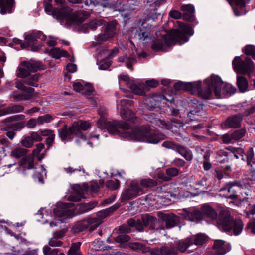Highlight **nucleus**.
I'll use <instances>...</instances> for the list:
<instances>
[{"label": "nucleus", "instance_id": "09e8293b", "mask_svg": "<svg viewBox=\"0 0 255 255\" xmlns=\"http://www.w3.org/2000/svg\"><path fill=\"white\" fill-rule=\"evenodd\" d=\"M140 187L142 188L143 193H144L143 188L144 187H152L157 185V182L155 180L151 179H145L141 180Z\"/></svg>", "mask_w": 255, "mask_h": 255}, {"label": "nucleus", "instance_id": "9d476101", "mask_svg": "<svg viewBox=\"0 0 255 255\" xmlns=\"http://www.w3.org/2000/svg\"><path fill=\"white\" fill-rule=\"evenodd\" d=\"M232 65L237 73L247 75L249 77L253 75L254 65L252 60L248 57L243 59L240 56H236L232 61Z\"/></svg>", "mask_w": 255, "mask_h": 255}, {"label": "nucleus", "instance_id": "423d86ee", "mask_svg": "<svg viewBox=\"0 0 255 255\" xmlns=\"http://www.w3.org/2000/svg\"><path fill=\"white\" fill-rule=\"evenodd\" d=\"M98 114L100 118L97 121V125L101 129H107L111 134L119 135L121 137V133L129 128L128 122L123 121H107L105 118L107 110L105 107H100L98 109Z\"/></svg>", "mask_w": 255, "mask_h": 255}, {"label": "nucleus", "instance_id": "49530a36", "mask_svg": "<svg viewBox=\"0 0 255 255\" xmlns=\"http://www.w3.org/2000/svg\"><path fill=\"white\" fill-rule=\"evenodd\" d=\"M191 238L193 240V244L196 245H202L205 243L207 240V237L203 234H198L196 236L189 237Z\"/></svg>", "mask_w": 255, "mask_h": 255}, {"label": "nucleus", "instance_id": "7ed1b4c3", "mask_svg": "<svg viewBox=\"0 0 255 255\" xmlns=\"http://www.w3.org/2000/svg\"><path fill=\"white\" fill-rule=\"evenodd\" d=\"M150 130L149 126L142 125L131 128L129 125L128 128L121 133V137L152 144H157L165 139V136L163 134L158 132L150 133Z\"/></svg>", "mask_w": 255, "mask_h": 255}, {"label": "nucleus", "instance_id": "a19ab883", "mask_svg": "<svg viewBox=\"0 0 255 255\" xmlns=\"http://www.w3.org/2000/svg\"><path fill=\"white\" fill-rule=\"evenodd\" d=\"M237 84L241 92H245L248 89V82L246 78L243 76L237 77Z\"/></svg>", "mask_w": 255, "mask_h": 255}, {"label": "nucleus", "instance_id": "de8ad7c7", "mask_svg": "<svg viewBox=\"0 0 255 255\" xmlns=\"http://www.w3.org/2000/svg\"><path fill=\"white\" fill-rule=\"evenodd\" d=\"M27 150L21 147L14 149L11 152V155L16 158L24 156L27 154Z\"/></svg>", "mask_w": 255, "mask_h": 255}, {"label": "nucleus", "instance_id": "39448f33", "mask_svg": "<svg viewBox=\"0 0 255 255\" xmlns=\"http://www.w3.org/2000/svg\"><path fill=\"white\" fill-rule=\"evenodd\" d=\"M205 83L206 87L204 90L210 89L211 91V97L210 99L212 98L213 91L217 98L231 96L236 91L235 88L231 84L223 83L221 78L217 75H212L205 79Z\"/></svg>", "mask_w": 255, "mask_h": 255}, {"label": "nucleus", "instance_id": "5fc2aeb1", "mask_svg": "<svg viewBox=\"0 0 255 255\" xmlns=\"http://www.w3.org/2000/svg\"><path fill=\"white\" fill-rule=\"evenodd\" d=\"M221 139L222 142L224 144H233L235 142L234 138L232 137V133L231 134L226 133L223 134L221 136Z\"/></svg>", "mask_w": 255, "mask_h": 255}, {"label": "nucleus", "instance_id": "774afa93", "mask_svg": "<svg viewBox=\"0 0 255 255\" xmlns=\"http://www.w3.org/2000/svg\"><path fill=\"white\" fill-rule=\"evenodd\" d=\"M38 125L37 118H31L27 122H25V126L30 128H33Z\"/></svg>", "mask_w": 255, "mask_h": 255}, {"label": "nucleus", "instance_id": "20e7f679", "mask_svg": "<svg viewBox=\"0 0 255 255\" xmlns=\"http://www.w3.org/2000/svg\"><path fill=\"white\" fill-rule=\"evenodd\" d=\"M91 127L90 123L85 121L79 120L74 122L71 126L68 127L65 125L58 129V135L61 139L63 141L70 140L74 136H80L83 140L90 139L93 137L97 139L99 135L91 136L87 137L84 135L81 131H86Z\"/></svg>", "mask_w": 255, "mask_h": 255}, {"label": "nucleus", "instance_id": "9b49d317", "mask_svg": "<svg viewBox=\"0 0 255 255\" xmlns=\"http://www.w3.org/2000/svg\"><path fill=\"white\" fill-rule=\"evenodd\" d=\"M42 69V64L38 61H23L18 68L17 76L20 78H26L31 72H35Z\"/></svg>", "mask_w": 255, "mask_h": 255}, {"label": "nucleus", "instance_id": "c85d7f7f", "mask_svg": "<svg viewBox=\"0 0 255 255\" xmlns=\"http://www.w3.org/2000/svg\"><path fill=\"white\" fill-rule=\"evenodd\" d=\"M34 91V89L33 88H30L28 89V93L24 92V93L20 94L17 92H13L11 94V96L16 101L29 100L33 96Z\"/></svg>", "mask_w": 255, "mask_h": 255}, {"label": "nucleus", "instance_id": "bb28decb", "mask_svg": "<svg viewBox=\"0 0 255 255\" xmlns=\"http://www.w3.org/2000/svg\"><path fill=\"white\" fill-rule=\"evenodd\" d=\"M163 98L164 96L162 95L153 94L145 98L143 102L146 108L150 109L155 107L156 104L154 102L160 101Z\"/></svg>", "mask_w": 255, "mask_h": 255}, {"label": "nucleus", "instance_id": "c9c22d12", "mask_svg": "<svg viewBox=\"0 0 255 255\" xmlns=\"http://www.w3.org/2000/svg\"><path fill=\"white\" fill-rule=\"evenodd\" d=\"M49 54L55 59H59L62 57H67L69 56L66 51L61 50L59 48L57 47L52 48L49 51Z\"/></svg>", "mask_w": 255, "mask_h": 255}, {"label": "nucleus", "instance_id": "0eeeda50", "mask_svg": "<svg viewBox=\"0 0 255 255\" xmlns=\"http://www.w3.org/2000/svg\"><path fill=\"white\" fill-rule=\"evenodd\" d=\"M157 223L156 218L148 214L143 215L141 220L130 219L128 220V225H122L119 227V231L122 233H128L130 231V227H135L137 230L141 231L144 227H148L149 229L153 230L155 228Z\"/></svg>", "mask_w": 255, "mask_h": 255}, {"label": "nucleus", "instance_id": "338daca9", "mask_svg": "<svg viewBox=\"0 0 255 255\" xmlns=\"http://www.w3.org/2000/svg\"><path fill=\"white\" fill-rule=\"evenodd\" d=\"M172 164L173 166L181 168V167H184L186 165L185 161L179 158H176L173 161H172Z\"/></svg>", "mask_w": 255, "mask_h": 255}, {"label": "nucleus", "instance_id": "6e6d98bb", "mask_svg": "<svg viewBox=\"0 0 255 255\" xmlns=\"http://www.w3.org/2000/svg\"><path fill=\"white\" fill-rule=\"evenodd\" d=\"M243 52L246 55L252 56L255 59V46L252 45H247L244 48Z\"/></svg>", "mask_w": 255, "mask_h": 255}, {"label": "nucleus", "instance_id": "f704fd0d", "mask_svg": "<svg viewBox=\"0 0 255 255\" xmlns=\"http://www.w3.org/2000/svg\"><path fill=\"white\" fill-rule=\"evenodd\" d=\"M246 161L247 165L250 167L251 169L255 172V159L254 158V152L253 148L250 147L246 153Z\"/></svg>", "mask_w": 255, "mask_h": 255}, {"label": "nucleus", "instance_id": "0e129e2a", "mask_svg": "<svg viewBox=\"0 0 255 255\" xmlns=\"http://www.w3.org/2000/svg\"><path fill=\"white\" fill-rule=\"evenodd\" d=\"M166 173L169 177H174L179 174V170L175 167L169 168L166 169Z\"/></svg>", "mask_w": 255, "mask_h": 255}, {"label": "nucleus", "instance_id": "6ab92c4d", "mask_svg": "<svg viewBox=\"0 0 255 255\" xmlns=\"http://www.w3.org/2000/svg\"><path fill=\"white\" fill-rule=\"evenodd\" d=\"M70 203H63L60 206H57L53 210V213L56 217H62L60 221L64 222L68 219L74 216V213L71 209H69Z\"/></svg>", "mask_w": 255, "mask_h": 255}, {"label": "nucleus", "instance_id": "4c0bfd02", "mask_svg": "<svg viewBox=\"0 0 255 255\" xmlns=\"http://www.w3.org/2000/svg\"><path fill=\"white\" fill-rule=\"evenodd\" d=\"M37 39H40L42 40H45L46 36L40 31H37L33 33L25 36V39L30 44V42L36 41Z\"/></svg>", "mask_w": 255, "mask_h": 255}, {"label": "nucleus", "instance_id": "4be33fe9", "mask_svg": "<svg viewBox=\"0 0 255 255\" xmlns=\"http://www.w3.org/2000/svg\"><path fill=\"white\" fill-rule=\"evenodd\" d=\"M242 187V183L240 181H235L227 183L224 189L227 190L230 194L227 197L231 199H235L237 198V190Z\"/></svg>", "mask_w": 255, "mask_h": 255}, {"label": "nucleus", "instance_id": "f03ea898", "mask_svg": "<svg viewBox=\"0 0 255 255\" xmlns=\"http://www.w3.org/2000/svg\"><path fill=\"white\" fill-rule=\"evenodd\" d=\"M178 29H172L166 35L162 36L161 39H157L153 41L151 49L154 51H166L171 46L176 42L182 44L188 41L187 35L193 34V30L188 25L180 21H177Z\"/></svg>", "mask_w": 255, "mask_h": 255}, {"label": "nucleus", "instance_id": "603ef678", "mask_svg": "<svg viewBox=\"0 0 255 255\" xmlns=\"http://www.w3.org/2000/svg\"><path fill=\"white\" fill-rule=\"evenodd\" d=\"M38 125H42L44 123H50L53 120V117L49 114L39 116L37 118Z\"/></svg>", "mask_w": 255, "mask_h": 255}, {"label": "nucleus", "instance_id": "864d4df0", "mask_svg": "<svg viewBox=\"0 0 255 255\" xmlns=\"http://www.w3.org/2000/svg\"><path fill=\"white\" fill-rule=\"evenodd\" d=\"M231 152L234 154V156L237 158H239L240 156L242 157V159L243 160H245L244 158V150L242 148H235L231 147L230 149Z\"/></svg>", "mask_w": 255, "mask_h": 255}, {"label": "nucleus", "instance_id": "680f3d73", "mask_svg": "<svg viewBox=\"0 0 255 255\" xmlns=\"http://www.w3.org/2000/svg\"><path fill=\"white\" fill-rule=\"evenodd\" d=\"M22 145L26 148H31L33 145V142L30 136H27L21 141Z\"/></svg>", "mask_w": 255, "mask_h": 255}, {"label": "nucleus", "instance_id": "c03bdc74", "mask_svg": "<svg viewBox=\"0 0 255 255\" xmlns=\"http://www.w3.org/2000/svg\"><path fill=\"white\" fill-rule=\"evenodd\" d=\"M246 128L245 127H243L242 128L236 130L232 133V137L234 138L235 142L239 141L243 138L246 133Z\"/></svg>", "mask_w": 255, "mask_h": 255}, {"label": "nucleus", "instance_id": "a878e982", "mask_svg": "<svg viewBox=\"0 0 255 255\" xmlns=\"http://www.w3.org/2000/svg\"><path fill=\"white\" fill-rule=\"evenodd\" d=\"M14 4V0H0V13L3 15L12 13Z\"/></svg>", "mask_w": 255, "mask_h": 255}, {"label": "nucleus", "instance_id": "2eb2a0df", "mask_svg": "<svg viewBox=\"0 0 255 255\" xmlns=\"http://www.w3.org/2000/svg\"><path fill=\"white\" fill-rule=\"evenodd\" d=\"M151 25L143 22L138 29L136 28H132L131 35L141 41L151 39L152 36V34H151Z\"/></svg>", "mask_w": 255, "mask_h": 255}, {"label": "nucleus", "instance_id": "f8f14e48", "mask_svg": "<svg viewBox=\"0 0 255 255\" xmlns=\"http://www.w3.org/2000/svg\"><path fill=\"white\" fill-rule=\"evenodd\" d=\"M146 120L153 124V127L157 126L162 129L171 130L172 132H176V128L182 127L184 125V123L179 122L177 120H173L166 122L164 120L149 117H148Z\"/></svg>", "mask_w": 255, "mask_h": 255}, {"label": "nucleus", "instance_id": "6e6552de", "mask_svg": "<svg viewBox=\"0 0 255 255\" xmlns=\"http://www.w3.org/2000/svg\"><path fill=\"white\" fill-rule=\"evenodd\" d=\"M54 13L60 19H63L69 23H81L89 16V13L85 11H80L75 13H72V9L67 7L62 8L61 10H56Z\"/></svg>", "mask_w": 255, "mask_h": 255}, {"label": "nucleus", "instance_id": "7c9ffc66", "mask_svg": "<svg viewBox=\"0 0 255 255\" xmlns=\"http://www.w3.org/2000/svg\"><path fill=\"white\" fill-rule=\"evenodd\" d=\"M181 9L185 13L183 14V19L191 21L193 19V14L195 12L194 6L190 4L181 6Z\"/></svg>", "mask_w": 255, "mask_h": 255}, {"label": "nucleus", "instance_id": "72a5a7b5", "mask_svg": "<svg viewBox=\"0 0 255 255\" xmlns=\"http://www.w3.org/2000/svg\"><path fill=\"white\" fill-rule=\"evenodd\" d=\"M118 60L121 62H125L126 66L132 70H133L132 68V64L135 63L136 62V56L134 54H131L129 56L126 55L120 57L118 58Z\"/></svg>", "mask_w": 255, "mask_h": 255}, {"label": "nucleus", "instance_id": "13d9d810", "mask_svg": "<svg viewBox=\"0 0 255 255\" xmlns=\"http://www.w3.org/2000/svg\"><path fill=\"white\" fill-rule=\"evenodd\" d=\"M58 252L59 250L58 249L51 250L48 246L43 248V253L45 255H57Z\"/></svg>", "mask_w": 255, "mask_h": 255}, {"label": "nucleus", "instance_id": "cd10ccee", "mask_svg": "<svg viewBox=\"0 0 255 255\" xmlns=\"http://www.w3.org/2000/svg\"><path fill=\"white\" fill-rule=\"evenodd\" d=\"M24 110V107L21 105H14L3 109L0 108V116L22 112Z\"/></svg>", "mask_w": 255, "mask_h": 255}, {"label": "nucleus", "instance_id": "393cba45", "mask_svg": "<svg viewBox=\"0 0 255 255\" xmlns=\"http://www.w3.org/2000/svg\"><path fill=\"white\" fill-rule=\"evenodd\" d=\"M231 5L234 3L233 9L237 16L245 14V0H227Z\"/></svg>", "mask_w": 255, "mask_h": 255}, {"label": "nucleus", "instance_id": "f257e3e1", "mask_svg": "<svg viewBox=\"0 0 255 255\" xmlns=\"http://www.w3.org/2000/svg\"><path fill=\"white\" fill-rule=\"evenodd\" d=\"M185 218L191 221L199 222L205 218L217 220L219 228L226 232L233 231L235 235H239L243 228V223L240 219H234L228 210H223L219 216L216 211L208 204L201 206L199 209H191L185 211Z\"/></svg>", "mask_w": 255, "mask_h": 255}, {"label": "nucleus", "instance_id": "37998d69", "mask_svg": "<svg viewBox=\"0 0 255 255\" xmlns=\"http://www.w3.org/2000/svg\"><path fill=\"white\" fill-rule=\"evenodd\" d=\"M133 105V101L131 100L126 99L118 100L117 101V108L118 110L122 109L128 108V106H132Z\"/></svg>", "mask_w": 255, "mask_h": 255}, {"label": "nucleus", "instance_id": "473e14b6", "mask_svg": "<svg viewBox=\"0 0 255 255\" xmlns=\"http://www.w3.org/2000/svg\"><path fill=\"white\" fill-rule=\"evenodd\" d=\"M175 151L183 157L187 161H190L193 159L191 151L183 145L178 144Z\"/></svg>", "mask_w": 255, "mask_h": 255}, {"label": "nucleus", "instance_id": "f3484780", "mask_svg": "<svg viewBox=\"0 0 255 255\" xmlns=\"http://www.w3.org/2000/svg\"><path fill=\"white\" fill-rule=\"evenodd\" d=\"M150 255H177L178 249L173 243L165 244L160 247L150 249Z\"/></svg>", "mask_w": 255, "mask_h": 255}, {"label": "nucleus", "instance_id": "2f4dec72", "mask_svg": "<svg viewBox=\"0 0 255 255\" xmlns=\"http://www.w3.org/2000/svg\"><path fill=\"white\" fill-rule=\"evenodd\" d=\"M175 151L183 157L187 161H190L193 159L191 151L183 145L178 144Z\"/></svg>", "mask_w": 255, "mask_h": 255}, {"label": "nucleus", "instance_id": "79ce46f5", "mask_svg": "<svg viewBox=\"0 0 255 255\" xmlns=\"http://www.w3.org/2000/svg\"><path fill=\"white\" fill-rule=\"evenodd\" d=\"M88 227L87 220H84L76 223L73 227V229L75 232L83 231Z\"/></svg>", "mask_w": 255, "mask_h": 255}, {"label": "nucleus", "instance_id": "ea45409f", "mask_svg": "<svg viewBox=\"0 0 255 255\" xmlns=\"http://www.w3.org/2000/svg\"><path fill=\"white\" fill-rule=\"evenodd\" d=\"M117 24L115 20L109 22L107 24L104 31L111 37H113L116 33Z\"/></svg>", "mask_w": 255, "mask_h": 255}, {"label": "nucleus", "instance_id": "e433bc0d", "mask_svg": "<svg viewBox=\"0 0 255 255\" xmlns=\"http://www.w3.org/2000/svg\"><path fill=\"white\" fill-rule=\"evenodd\" d=\"M121 117L128 121H134V114L128 108L122 109L119 110Z\"/></svg>", "mask_w": 255, "mask_h": 255}, {"label": "nucleus", "instance_id": "1a4fd4ad", "mask_svg": "<svg viewBox=\"0 0 255 255\" xmlns=\"http://www.w3.org/2000/svg\"><path fill=\"white\" fill-rule=\"evenodd\" d=\"M201 82L200 81L194 83H185L178 82L174 84V88L176 90H184L191 92L192 94L197 93L202 99H209L211 97V91L202 90Z\"/></svg>", "mask_w": 255, "mask_h": 255}, {"label": "nucleus", "instance_id": "e2e57ef3", "mask_svg": "<svg viewBox=\"0 0 255 255\" xmlns=\"http://www.w3.org/2000/svg\"><path fill=\"white\" fill-rule=\"evenodd\" d=\"M178 144L175 143L171 141H165L162 143V146L168 149L175 151Z\"/></svg>", "mask_w": 255, "mask_h": 255}, {"label": "nucleus", "instance_id": "412c9836", "mask_svg": "<svg viewBox=\"0 0 255 255\" xmlns=\"http://www.w3.org/2000/svg\"><path fill=\"white\" fill-rule=\"evenodd\" d=\"M159 218L165 223L167 228H171L175 226L179 222L178 216L172 213H158Z\"/></svg>", "mask_w": 255, "mask_h": 255}, {"label": "nucleus", "instance_id": "4468645a", "mask_svg": "<svg viewBox=\"0 0 255 255\" xmlns=\"http://www.w3.org/2000/svg\"><path fill=\"white\" fill-rule=\"evenodd\" d=\"M142 193V188L140 187L139 183L136 181H133L128 188L123 191L121 196V200L122 202H124L133 199Z\"/></svg>", "mask_w": 255, "mask_h": 255}, {"label": "nucleus", "instance_id": "c756f323", "mask_svg": "<svg viewBox=\"0 0 255 255\" xmlns=\"http://www.w3.org/2000/svg\"><path fill=\"white\" fill-rule=\"evenodd\" d=\"M192 240L191 238H187L185 240H181L174 244L178 249V252H185L189 247L193 245Z\"/></svg>", "mask_w": 255, "mask_h": 255}, {"label": "nucleus", "instance_id": "58836bf2", "mask_svg": "<svg viewBox=\"0 0 255 255\" xmlns=\"http://www.w3.org/2000/svg\"><path fill=\"white\" fill-rule=\"evenodd\" d=\"M39 78V75L38 74H34L27 77L24 80V82L31 86L37 87L38 86V80Z\"/></svg>", "mask_w": 255, "mask_h": 255}, {"label": "nucleus", "instance_id": "a211bd4d", "mask_svg": "<svg viewBox=\"0 0 255 255\" xmlns=\"http://www.w3.org/2000/svg\"><path fill=\"white\" fill-rule=\"evenodd\" d=\"M99 186L97 182L93 181L91 182L90 185H89L87 183H84L80 191L77 194H73L69 197V199L71 201L75 202H79L82 198H84V192H87L89 189L92 193H95L98 191Z\"/></svg>", "mask_w": 255, "mask_h": 255}, {"label": "nucleus", "instance_id": "b1692460", "mask_svg": "<svg viewBox=\"0 0 255 255\" xmlns=\"http://www.w3.org/2000/svg\"><path fill=\"white\" fill-rule=\"evenodd\" d=\"M213 249L215 255H223L230 250L228 245L222 240L214 241Z\"/></svg>", "mask_w": 255, "mask_h": 255}, {"label": "nucleus", "instance_id": "4d7b16f0", "mask_svg": "<svg viewBox=\"0 0 255 255\" xmlns=\"http://www.w3.org/2000/svg\"><path fill=\"white\" fill-rule=\"evenodd\" d=\"M61 9L62 8L53 9L52 5L50 3H46L44 4V10H45V12L47 13L51 12L53 16L54 17H56L58 19H60L57 16V15H56L57 14H55L54 12L56 10H61Z\"/></svg>", "mask_w": 255, "mask_h": 255}, {"label": "nucleus", "instance_id": "69168bd1", "mask_svg": "<svg viewBox=\"0 0 255 255\" xmlns=\"http://www.w3.org/2000/svg\"><path fill=\"white\" fill-rule=\"evenodd\" d=\"M62 244V242L60 239L54 236L49 241V245L52 247L61 246Z\"/></svg>", "mask_w": 255, "mask_h": 255}, {"label": "nucleus", "instance_id": "a18cd8bd", "mask_svg": "<svg viewBox=\"0 0 255 255\" xmlns=\"http://www.w3.org/2000/svg\"><path fill=\"white\" fill-rule=\"evenodd\" d=\"M80 242L73 244L68 252V255H82L80 250Z\"/></svg>", "mask_w": 255, "mask_h": 255}, {"label": "nucleus", "instance_id": "5701e85b", "mask_svg": "<svg viewBox=\"0 0 255 255\" xmlns=\"http://www.w3.org/2000/svg\"><path fill=\"white\" fill-rule=\"evenodd\" d=\"M34 159L30 157H27L23 158L21 161L18 171L23 175H26L27 171L34 168Z\"/></svg>", "mask_w": 255, "mask_h": 255}, {"label": "nucleus", "instance_id": "8fccbe9b", "mask_svg": "<svg viewBox=\"0 0 255 255\" xmlns=\"http://www.w3.org/2000/svg\"><path fill=\"white\" fill-rule=\"evenodd\" d=\"M120 185V182L118 180H108L106 182V187L112 190H115L119 188Z\"/></svg>", "mask_w": 255, "mask_h": 255}, {"label": "nucleus", "instance_id": "aec40b11", "mask_svg": "<svg viewBox=\"0 0 255 255\" xmlns=\"http://www.w3.org/2000/svg\"><path fill=\"white\" fill-rule=\"evenodd\" d=\"M243 115L237 114L230 116L224 122L222 126L227 128H237L241 127Z\"/></svg>", "mask_w": 255, "mask_h": 255}, {"label": "nucleus", "instance_id": "3c124183", "mask_svg": "<svg viewBox=\"0 0 255 255\" xmlns=\"http://www.w3.org/2000/svg\"><path fill=\"white\" fill-rule=\"evenodd\" d=\"M105 21L103 19H95L89 23L90 29L96 30L98 27L105 25Z\"/></svg>", "mask_w": 255, "mask_h": 255}, {"label": "nucleus", "instance_id": "ddd939ff", "mask_svg": "<svg viewBox=\"0 0 255 255\" xmlns=\"http://www.w3.org/2000/svg\"><path fill=\"white\" fill-rule=\"evenodd\" d=\"M158 82L154 79L147 80L145 83H137L135 81L129 84V88L135 94L144 95L149 87L154 88L158 85Z\"/></svg>", "mask_w": 255, "mask_h": 255}, {"label": "nucleus", "instance_id": "dca6fc26", "mask_svg": "<svg viewBox=\"0 0 255 255\" xmlns=\"http://www.w3.org/2000/svg\"><path fill=\"white\" fill-rule=\"evenodd\" d=\"M118 207V205H115L108 209L99 212L98 213L97 217L90 218L87 219L88 222V228L89 230L91 231L95 230L101 224L102 219L109 214L110 211H115Z\"/></svg>", "mask_w": 255, "mask_h": 255}, {"label": "nucleus", "instance_id": "bf43d9fd", "mask_svg": "<svg viewBox=\"0 0 255 255\" xmlns=\"http://www.w3.org/2000/svg\"><path fill=\"white\" fill-rule=\"evenodd\" d=\"M130 239V237L127 234H122L115 238V241L117 243H125L128 242Z\"/></svg>", "mask_w": 255, "mask_h": 255}, {"label": "nucleus", "instance_id": "052dcab7", "mask_svg": "<svg viewBox=\"0 0 255 255\" xmlns=\"http://www.w3.org/2000/svg\"><path fill=\"white\" fill-rule=\"evenodd\" d=\"M111 37L108 35L105 31L103 33H101L99 34L96 40L97 41L98 43L99 44L102 43L103 42H105L107 40H108L109 39L111 38Z\"/></svg>", "mask_w": 255, "mask_h": 255}]
</instances>
